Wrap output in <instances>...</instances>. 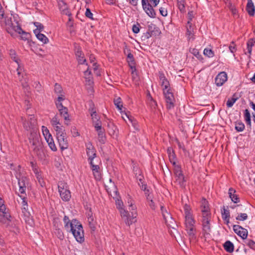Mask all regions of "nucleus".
<instances>
[{
    "label": "nucleus",
    "mask_w": 255,
    "mask_h": 255,
    "mask_svg": "<svg viewBox=\"0 0 255 255\" xmlns=\"http://www.w3.org/2000/svg\"><path fill=\"white\" fill-rule=\"evenodd\" d=\"M28 139L29 143L31 144V149L34 154L39 158H42L44 154L43 151V145L40 135L33 129L30 132Z\"/></svg>",
    "instance_id": "f257e3e1"
},
{
    "label": "nucleus",
    "mask_w": 255,
    "mask_h": 255,
    "mask_svg": "<svg viewBox=\"0 0 255 255\" xmlns=\"http://www.w3.org/2000/svg\"><path fill=\"white\" fill-rule=\"evenodd\" d=\"M70 232H71L76 241L82 243L84 241V233L81 224L76 219H73L70 223Z\"/></svg>",
    "instance_id": "f03ea898"
},
{
    "label": "nucleus",
    "mask_w": 255,
    "mask_h": 255,
    "mask_svg": "<svg viewBox=\"0 0 255 255\" xmlns=\"http://www.w3.org/2000/svg\"><path fill=\"white\" fill-rule=\"evenodd\" d=\"M0 23L1 26L3 27L11 36L14 35V32L20 33V30H22L20 25H17L15 23H13L11 17L9 18L7 16H5L3 21L0 22Z\"/></svg>",
    "instance_id": "7ed1b4c3"
},
{
    "label": "nucleus",
    "mask_w": 255,
    "mask_h": 255,
    "mask_svg": "<svg viewBox=\"0 0 255 255\" xmlns=\"http://www.w3.org/2000/svg\"><path fill=\"white\" fill-rule=\"evenodd\" d=\"M211 214L204 213L202 216V226L204 235H210L211 232V226L210 224Z\"/></svg>",
    "instance_id": "20e7f679"
},
{
    "label": "nucleus",
    "mask_w": 255,
    "mask_h": 255,
    "mask_svg": "<svg viewBox=\"0 0 255 255\" xmlns=\"http://www.w3.org/2000/svg\"><path fill=\"white\" fill-rule=\"evenodd\" d=\"M141 4L143 9L148 16L151 18L156 17V13L153 8L154 6L149 2L148 0H141Z\"/></svg>",
    "instance_id": "39448f33"
},
{
    "label": "nucleus",
    "mask_w": 255,
    "mask_h": 255,
    "mask_svg": "<svg viewBox=\"0 0 255 255\" xmlns=\"http://www.w3.org/2000/svg\"><path fill=\"white\" fill-rule=\"evenodd\" d=\"M59 8L63 14H65L68 16H72L67 4L64 1V0H57Z\"/></svg>",
    "instance_id": "423d86ee"
},
{
    "label": "nucleus",
    "mask_w": 255,
    "mask_h": 255,
    "mask_svg": "<svg viewBox=\"0 0 255 255\" xmlns=\"http://www.w3.org/2000/svg\"><path fill=\"white\" fill-rule=\"evenodd\" d=\"M233 230L238 236L243 239H246L248 236V231L240 225H234Z\"/></svg>",
    "instance_id": "0eeeda50"
},
{
    "label": "nucleus",
    "mask_w": 255,
    "mask_h": 255,
    "mask_svg": "<svg viewBox=\"0 0 255 255\" xmlns=\"http://www.w3.org/2000/svg\"><path fill=\"white\" fill-rule=\"evenodd\" d=\"M227 80V75L225 72H221L219 73L215 78V84L217 86L223 85Z\"/></svg>",
    "instance_id": "6e6552de"
},
{
    "label": "nucleus",
    "mask_w": 255,
    "mask_h": 255,
    "mask_svg": "<svg viewBox=\"0 0 255 255\" xmlns=\"http://www.w3.org/2000/svg\"><path fill=\"white\" fill-rule=\"evenodd\" d=\"M87 154L88 156V159L91 161L96 156V150L91 143H89L86 145Z\"/></svg>",
    "instance_id": "1a4fd4ad"
},
{
    "label": "nucleus",
    "mask_w": 255,
    "mask_h": 255,
    "mask_svg": "<svg viewBox=\"0 0 255 255\" xmlns=\"http://www.w3.org/2000/svg\"><path fill=\"white\" fill-rule=\"evenodd\" d=\"M66 134L61 135L57 137V139L59 143V146L61 150H63L68 148V142L66 137Z\"/></svg>",
    "instance_id": "9d476101"
},
{
    "label": "nucleus",
    "mask_w": 255,
    "mask_h": 255,
    "mask_svg": "<svg viewBox=\"0 0 255 255\" xmlns=\"http://www.w3.org/2000/svg\"><path fill=\"white\" fill-rule=\"evenodd\" d=\"M163 218L168 227L175 229V227L176 226L175 221L169 213H167V216L163 213Z\"/></svg>",
    "instance_id": "9b49d317"
},
{
    "label": "nucleus",
    "mask_w": 255,
    "mask_h": 255,
    "mask_svg": "<svg viewBox=\"0 0 255 255\" xmlns=\"http://www.w3.org/2000/svg\"><path fill=\"white\" fill-rule=\"evenodd\" d=\"M16 178L18 180V185L19 187V191L21 194H25V190L26 188L25 182L27 180V178L25 176H22L21 177H18L16 176Z\"/></svg>",
    "instance_id": "f8f14e48"
},
{
    "label": "nucleus",
    "mask_w": 255,
    "mask_h": 255,
    "mask_svg": "<svg viewBox=\"0 0 255 255\" xmlns=\"http://www.w3.org/2000/svg\"><path fill=\"white\" fill-rule=\"evenodd\" d=\"M166 102L167 103V108L170 109L174 107L175 99L173 93H168L167 95H165Z\"/></svg>",
    "instance_id": "ddd939ff"
},
{
    "label": "nucleus",
    "mask_w": 255,
    "mask_h": 255,
    "mask_svg": "<svg viewBox=\"0 0 255 255\" xmlns=\"http://www.w3.org/2000/svg\"><path fill=\"white\" fill-rule=\"evenodd\" d=\"M90 164L91 166V168L95 179L97 180H100L101 178V173L99 171L100 167L98 165H94L92 161H90Z\"/></svg>",
    "instance_id": "4468645a"
},
{
    "label": "nucleus",
    "mask_w": 255,
    "mask_h": 255,
    "mask_svg": "<svg viewBox=\"0 0 255 255\" xmlns=\"http://www.w3.org/2000/svg\"><path fill=\"white\" fill-rule=\"evenodd\" d=\"M127 60L130 68L132 69V73H133L134 71H136L135 62L133 54L130 52L128 54Z\"/></svg>",
    "instance_id": "2eb2a0df"
},
{
    "label": "nucleus",
    "mask_w": 255,
    "mask_h": 255,
    "mask_svg": "<svg viewBox=\"0 0 255 255\" xmlns=\"http://www.w3.org/2000/svg\"><path fill=\"white\" fill-rule=\"evenodd\" d=\"M246 10L248 14L250 16H254L255 12V8L254 3L252 1V0H248V3L246 6Z\"/></svg>",
    "instance_id": "dca6fc26"
},
{
    "label": "nucleus",
    "mask_w": 255,
    "mask_h": 255,
    "mask_svg": "<svg viewBox=\"0 0 255 255\" xmlns=\"http://www.w3.org/2000/svg\"><path fill=\"white\" fill-rule=\"evenodd\" d=\"M60 195L61 198L64 201H68L70 200L71 195L70 190L67 189L64 191H59Z\"/></svg>",
    "instance_id": "f3484780"
},
{
    "label": "nucleus",
    "mask_w": 255,
    "mask_h": 255,
    "mask_svg": "<svg viewBox=\"0 0 255 255\" xmlns=\"http://www.w3.org/2000/svg\"><path fill=\"white\" fill-rule=\"evenodd\" d=\"M159 77L160 80L161 81L162 87L167 89L170 86L169 82L162 72H159Z\"/></svg>",
    "instance_id": "a211bd4d"
},
{
    "label": "nucleus",
    "mask_w": 255,
    "mask_h": 255,
    "mask_svg": "<svg viewBox=\"0 0 255 255\" xmlns=\"http://www.w3.org/2000/svg\"><path fill=\"white\" fill-rule=\"evenodd\" d=\"M136 215L137 214L136 211H134V212H131V216L129 214L128 216L125 218V222L126 224L128 226H130L133 223H134L136 221L135 219L136 217Z\"/></svg>",
    "instance_id": "6ab92c4d"
},
{
    "label": "nucleus",
    "mask_w": 255,
    "mask_h": 255,
    "mask_svg": "<svg viewBox=\"0 0 255 255\" xmlns=\"http://www.w3.org/2000/svg\"><path fill=\"white\" fill-rule=\"evenodd\" d=\"M45 139L50 149L52 151H56L57 150V147L54 143V140L51 134H49L48 136H46Z\"/></svg>",
    "instance_id": "aec40b11"
},
{
    "label": "nucleus",
    "mask_w": 255,
    "mask_h": 255,
    "mask_svg": "<svg viewBox=\"0 0 255 255\" xmlns=\"http://www.w3.org/2000/svg\"><path fill=\"white\" fill-rule=\"evenodd\" d=\"M236 191L233 189L232 188H230L229 190V194L230 198L231 200L234 202L235 203H237L240 202L239 198L238 196L235 194Z\"/></svg>",
    "instance_id": "412c9836"
},
{
    "label": "nucleus",
    "mask_w": 255,
    "mask_h": 255,
    "mask_svg": "<svg viewBox=\"0 0 255 255\" xmlns=\"http://www.w3.org/2000/svg\"><path fill=\"white\" fill-rule=\"evenodd\" d=\"M185 224L186 228H190L194 227L195 221L192 217V215L189 216H185Z\"/></svg>",
    "instance_id": "4be33fe9"
},
{
    "label": "nucleus",
    "mask_w": 255,
    "mask_h": 255,
    "mask_svg": "<svg viewBox=\"0 0 255 255\" xmlns=\"http://www.w3.org/2000/svg\"><path fill=\"white\" fill-rule=\"evenodd\" d=\"M98 132V139L100 143L102 144H104L106 141V136L105 133V129H102V130H99V131H97Z\"/></svg>",
    "instance_id": "5701e85b"
},
{
    "label": "nucleus",
    "mask_w": 255,
    "mask_h": 255,
    "mask_svg": "<svg viewBox=\"0 0 255 255\" xmlns=\"http://www.w3.org/2000/svg\"><path fill=\"white\" fill-rule=\"evenodd\" d=\"M224 249L228 253H231L234 252V244L230 241H226L224 245Z\"/></svg>",
    "instance_id": "b1692460"
},
{
    "label": "nucleus",
    "mask_w": 255,
    "mask_h": 255,
    "mask_svg": "<svg viewBox=\"0 0 255 255\" xmlns=\"http://www.w3.org/2000/svg\"><path fill=\"white\" fill-rule=\"evenodd\" d=\"M186 231L190 240L196 239V230L195 227L190 228H186Z\"/></svg>",
    "instance_id": "393cba45"
},
{
    "label": "nucleus",
    "mask_w": 255,
    "mask_h": 255,
    "mask_svg": "<svg viewBox=\"0 0 255 255\" xmlns=\"http://www.w3.org/2000/svg\"><path fill=\"white\" fill-rule=\"evenodd\" d=\"M201 207V211L202 212V216H203V213H207V214H211L209 211L208 201L206 199L203 200Z\"/></svg>",
    "instance_id": "a878e982"
},
{
    "label": "nucleus",
    "mask_w": 255,
    "mask_h": 255,
    "mask_svg": "<svg viewBox=\"0 0 255 255\" xmlns=\"http://www.w3.org/2000/svg\"><path fill=\"white\" fill-rule=\"evenodd\" d=\"M75 54L78 61L79 64H83L86 62V59H84V57L82 56V52L81 50H78L76 52Z\"/></svg>",
    "instance_id": "bb28decb"
},
{
    "label": "nucleus",
    "mask_w": 255,
    "mask_h": 255,
    "mask_svg": "<svg viewBox=\"0 0 255 255\" xmlns=\"http://www.w3.org/2000/svg\"><path fill=\"white\" fill-rule=\"evenodd\" d=\"M11 216L9 213L0 214V223L5 224L6 221H11Z\"/></svg>",
    "instance_id": "cd10ccee"
},
{
    "label": "nucleus",
    "mask_w": 255,
    "mask_h": 255,
    "mask_svg": "<svg viewBox=\"0 0 255 255\" xmlns=\"http://www.w3.org/2000/svg\"><path fill=\"white\" fill-rule=\"evenodd\" d=\"M59 111L61 116L64 117L65 121H70L68 109L66 107H65L62 109H60Z\"/></svg>",
    "instance_id": "c85d7f7f"
},
{
    "label": "nucleus",
    "mask_w": 255,
    "mask_h": 255,
    "mask_svg": "<svg viewBox=\"0 0 255 255\" xmlns=\"http://www.w3.org/2000/svg\"><path fill=\"white\" fill-rule=\"evenodd\" d=\"M148 31H150V34L156 35L159 33L158 28L155 26V25L151 24L148 26Z\"/></svg>",
    "instance_id": "c756f323"
},
{
    "label": "nucleus",
    "mask_w": 255,
    "mask_h": 255,
    "mask_svg": "<svg viewBox=\"0 0 255 255\" xmlns=\"http://www.w3.org/2000/svg\"><path fill=\"white\" fill-rule=\"evenodd\" d=\"M174 173L176 177H178V179H180V177L184 176L180 166H176L174 168Z\"/></svg>",
    "instance_id": "7c9ffc66"
},
{
    "label": "nucleus",
    "mask_w": 255,
    "mask_h": 255,
    "mask_svg": "<svg viewBox=\"0 0 255 255\" xmlns=\"http://www.w3.org/2000/svg\"><path fill=\"white\" fill-rule=\"evenodd\" d=\"M54 129L56 132V137L63 134H66L65 130L63 128L62 126H55Z\"/></svg>",
    "instance_id": "2f4dec72"
},
{
    "label": "nucleus",
    "mask_w": 255,
    "mask_h": 255,
    "mask_svg": "<svg viewBox=\"0 0 255 255\" xmlns=\"http://www.w3.org/2000/svg\"><path fill=\"white\" fill-rule=\"evenodd\" d=\"M9 55L11 59H12L15 62L18 64L19 62V59L17 57L15 50L13 49H10L9 52Z\"/></svg>",
    "instance_id": "473e14b6"
},
{
    "label": "nucleus",
    "mask_w": 255,
    "mask_h": 255,
    "mask_svg": "<svg viewBox=\"0 0 255 255\" xmlns=\"http://www.w3.org/2000/svg\"><path fill=\"white\" fill-rule=\"evenodd\" d=\"M255 40L253 38L250 39L247 42V49L248 53L250 55L252 53V47L255 45Z\"/></svg>",
    "instance_id": "72a5a7b5"
},
{
    "label": "nucleus",
    "mask_w": 255,
    "mask_h": 255,
    "mask_svg": "<svg viewBox=\"0 0 255 255\" xmlns=\"http://www.w3.org/2000/svg\"><path fill=\"white\" fill-rule=\"evenodd\" d=\"M235 129L238 131H242L245 129V125L242 122H236L235 123Z\"/></svg>",
    "instance_id": "f704fd0d"
},
{
    "label": "nucleus",
    "mask_w": 255,
    "mask_h": 255,
    "mask_svg": "<svg viewBox=\"0 0 255 255\" xmlns=\"http://www.w3.org/2000/svg\"><path fill=\"white\" fill-rule=\"evenodd\" d=\"M54 226L56 227L55 234L60 240H62L64 238V235L63 232L60 229L57 228V227L56 226V223L54 224Z\"/></svg>",
    "instance_id": "c9c22d12"
},
{
    "label": "nucleus",
    "mask_w": 255,
    "mask_h": 255,
    "mask_svg": "<svg viewBox=\"0 0 255 255\" xmlns=\"http://www.w3.org/2000/svg\"><path fill=\"white\" fill-rule=\"evenodd\" d=\"M38 40L41 41L43 44L47 43L49 41L48 38L43 34H37L36 37Z\"/></svg>",
    "instance_id": "e433bc0d"
},
{
    "label": "nucleus",
    "mask_w": 255,
    "mask_h": 255,
    "mask_svg": "<svg viewBox=\"0 0 255 255\" xmlns=\"http://www.w3.org/2000/svg\"><path fill=\"white\" fill-rule=\"evenodd\" d=\"M167 152L168 154L169 161L173 160L174 159L176 158L174 151L171 147H168L167 148Z\"/></svg>",
    "instance_id": "4c0bfd02"
},
{
    "label": "nucleus",
    "mask_w": 255,
    "mask_h": 255,
    "mask_svg": "<svg viewBox=\"0 0 255 255\" xmlns=\"http://www.w3.org/2000/svg\"><path fill=\"white\" fill-rule=\"evenodd\" d=\"M88 221L89 222V225L90 229L93 231H95L96 230L95 223L94 222V218L92 216L88 218Z\"/></svg>",
    "instance_id": "58836bf2"
},
{
    "label": "nucleus",
    "mask_w": 255,
    "mask_h": 255,
    "mask_svg": "<svg viewBox=\"0 0 255 255\" xmlns=\"http://www.w3.org/2000/svg\"><path fill=\"white\" fill-rule=\"evenodd\" d=\"M114 102L116 107L119 110L122 111V109L123 108V104L121 98L120 97H118L116 99H115Z\"/></svg>",
    "instance_id": "ea45409f"
},
{
    "label": "nucleus",
    "mask_w": 255,
    "mask_h": 255,
    "mask_svg": "<svg viewBox=\"0 0 255 255\" xmlns=\"http://www.w3.org/2000/svg\"><path fill=\"white\" fill-rule=\"evenodd\" d=\"M18 195L22 200V207H23L22 210L26 211L27 210V207H28L27 202L26 200V198L25 196H23L22 195H19L18 194Z\"/></svg>",
    "instance_id": "a19ab883"
},
{
    "label": "nucleus",
    "mask_w": 255,
    "mask_h": 255,
    "mask_svg": "<svg viewBox=\"0 0 255 255\" xmlns=\"http://www.w3.org/2000/svg\"><path fill=\"white\" fill-rule=\"evenodd\" d=\"M125 116H126L127 118H128L130 122V123L131 124L132 126L134 128H136V126L137 125V122L136 120L134 119V118L130 116L127 113H125Z\"/></svg>",
    "instance_id": "79ce46f5"
},
{
    "label": "nucleus",
    "mask_w": 255,
    "mask_h": 255,
    "mask_svg": "<svg viewBox=\"0 0 255 255\" xmlns=\"http://www.w3.org/2000/svg\"><path fill=\"white\" fill-rule=\"evenodd\" d=\"M93 126L96 131H99L104 128L102 127V122L99 120H97V121H95V123H93Z\"/></svg>",
    "instance_id": "37998d69"
},
{
    "label": "nucleus",
    "mask_w": 255,
    "mask_h": 255,
    "mask_svg": "<svg viewBox=\"0 0 255 255\" xmlns=\"http://www.w3.org/2000/svg\"><path fill=\"white\" fill-rule=\"evenodd\" d=\"M58 188V191H64L65 189H68L67 183L62 181L59 183Z\"/></svg>",
    "instance_id": "c03bdc74"
},
{
    "label": "nucleus",
    "mask_w": 255,
    "mask_h": 255,
    "mask_svg": "<svg viewBox=\"0 0 255 255\" xmlns=\"http://www.w3.org/2000/svg\"><path fill=\"white\" fill-rule=\"evenodd\" d=\"M91 104H92V107H90V108L89 109V111L91 112V116L92 117V119L93 120V121L94 122V115H95V116H97V114H96V111L94 108V105L93 103V102L91 101Z\"/></svg>",
    "instance_id": "a18cd8bd"
},
{
    "label": "nucleus",
    "mask_w": 255,
    "mask_h": 255,
    "mask_svg": "<svg viewBox=\"0 0 255 255\" xmlns=\"http://www.w3.org/2000/svg\"><path fill=\"white\" fill-rule=\"evenodd\" d=\"M19 34H21V38L22 40H28L30 35V33L25 32L22 29V30H20Z\"/></svg>",
    "instance_id": "49530a36"
},
{
    "label": "nucleus",
    "mask_w": 255,
    "mask_h": 255,
    "mask_svg": "<svg viewBox=\"0 0 255 255\" xmlns=\"http://www.w3.org/2000/svg\"><path fill=\"white\" fill-rule=\"evenodd\" d=\"M63 91L61 86L58 84L55 83L54 85V92L56 94H61Z\"/></svg>",
    "instance_id": "de8ad7c7"
},
{
    "label": "nucleus",
    "mask_w": 255,
    "mask_h": 255,
    "mask_svg": "<svg viewBox=\"0 0 255 255\" xmlns=\"http://www.w3.org/2000/svg\"><path fill=\"white\" fill-rule=\"evenodd\" d=\"M204 54L208 57H212L214 55V52L211 49L205 48L204 50Z\"/></svg>",
    "instance_id": "09e8293b"
},
{
    "label": "nucleus",
    "mask_w": 255,
    "mask_h": 255,
    "mask_svg": "<svg viewBox=\"0 0 255 255\" xmlns=\"http://www.w3.org/2000/svg\"><path fill=\"white\" fill-rule=\"evenodd\" d=\"M245 243L251 249L255 250V242L252 240H247Z\"/></svg>",
    "instance_id": "8fccbe9b"
},
{
    "label": "nucleus",
    "mask_w": 255,
    "mask_h": 255,
    "mask_svg": "<svg viewBox=\"0 0 255 255\" xmlns=\"http://www.w3.org/2000/svg\"><path fill=\"white\" fill-rule=\"evenodd\" d=\"M236 219L239 221H245L248 219V215L246 213H240Z\"/></svg>",
    "instance_id": "3c124183"
},
{
    "label": "nucleus",
    "mask_w": 255,
    "mask_h": 255,
    "mask_svg": "<svg viewBox=\"0 0 255 255\" xmlns=\"http://www.w3.org/2000/svg\"><path fill=\"white\" fill-rule=\"evenodd\" d=\"M184 210L185 216H189L192 215L190 212V210H191L190 207L188 205L185 204L184 205Z\"/></svg>",
    "instance_id": "603ef678"
},
{
    "label": "nucleus",
    "mask_w": 255,
    "mask_h": 255,
    "mask_svg": "<svg viewBox=\"0 0 255 255\" xmlns=\"http://www.w3.org/2000/svg\"><path fill=\"white\" fill-rule=\"evenodd\" d=\"M228 6L234 15H235L237 14V10L236 8L235 5H233L231 2H229Z\"/></svg>",
    "instance_id": "864d4df0"
},
{
    "label": "nucleus",
    "mask_w": 255,
    "mask_h": 255,
    "mask_svg": "<svg viewBox=\"0 0 255 255\" xmlns=\"http://www.w3.org/2000/svg\"><path fill=\"white\" fill-rule=\"evenodd\" d=\"M190 52L198 59H200L202 58V55L199 53L197 49L193 48L191 50H190Z\"/></svg>",
    "instance_id": "5fc2aeb1"
},
{
    "label": "nucleus",
    "mask_w": 255,
    "mask_h": 255,
    "mask_svg": "<svg viewBox=\"0 0 255 255\" xmlns=\"http://www.w3.org/2000/svg\"><path fill=\"white\" fill-rule=\"evenodd\" d=\"M29 124L31 127L33 129L34 127L36 124V120L35 119L33 115H30V118L29 120Z\"/></svg>",
    "instance_id": "6e6d98bb"
},
{
    "label": "nucleus",
    "mask_w": 255,
    "mask_h": 255,
    "mask_svg": "<svg viewBox=\"0 0 255 255\" xmlns=\"http://www.w3.org/2000/svg\"><path fill=\"white\" fill-rule=\"evenodd\" d=\"M140 25L138 23L136 24H134L132 26V30L133 33H137L139 32Z\"/></svg>",
    "instance_id": "4d7b16f0"
},
{
    "label": "nucleus",
    "mask_w": 255,
    "mask_h": 255,
    "mask_svg": "<svg viewBox=\"0 0 255 255\" xmlns=\"http://www.w3.org/2000/svg\"><path fill=\"white\" fill-rule=\"evenodd\" d=\"M93 13H92L90 9L89 8H86V12H85V16L92 19V20H94V18L93 17Z\"/></svg>",
    "instance_id": "13d9d810"
},
{
    "label": "nucleus",
    "mask_w": 255,
    "mask_h": 255,
    "mask_svg": "<svg viewBox=\"0 0 255 255\" xmlns=\"http://www.w3.org/2000/svg\"><path fill=\"white\" fill-rule=\"evenodd\" d=\"M122 217L126 218L129 215V213L126 210H125L124 208L119 210Z\"/></svg>",
    "instance_id": "bf43d9fd"
},
{
    "label": "nucleus",
    "mask_w": 255,
    "mask_h": 255,
    "mask_svg": "<svg viewBox=\"0 0 255 255\" xmlns=\"http://www.w3.org/2000/svg\"><path fill=\"white\" fill-rule=\"evenodd\" d=\"M237 101V98L229 99L227 102V106L228 108L232 107Z\"/></svg>",
    "instance_id": "052dcab7"
},
{
    "label": "nucleus",
    "mask_w": 255,
    "mask_h": 255,
    "mask_svg": "<svg viewBox=\"0 0 255 255\" xmlns=\"http://www.w3.org/2000/svg\"><path fill=\"white\" fill-rule=\"evenodd\" d=\"M71 131L73 134V136L74 137L79 136L80 135L76 128L75 126L71 127Z\"/></svg>",
    "instance_id": "680f3d73"
},
{
    "label": "nucleus",
    "mask_w": 255,
    "mask_h": 255,
    "mask_svg": "<svg viewBox=\"0 0 255 255\" xmlns=\"http://www.w3.org/2000/svg\"><path fill=\"white\" fill-rule=\"evenodd\" d=\"M151 35L150 34V32L149 31H147L146 32L144 33L143 35L141 36V39L142 40H146L148 38H149L150 37H151Z\"/></svg>",
    "instance_id": "e2e57ef3"
},
{
    "label": "nucleus",
    "mask_w": 255,
    "mask_h": 255,
    "mask_svg": "<svg viewBox=\"0 0 255 255\" xmlns=\"http://www.w3.org/2000/svg\"><path fill=\"white\" fill-rule=\"evenodd\" d=\"M34 24L40 32L43 30L44 26L41 23L35 22H34Z\"/></svg>",
    "instance_id": "0e129e2a"
},
{
    "label": "nucleus",
    "mask_w": 255,
    "mask_h": 255,
    "mask_svg": "<svg viewBox=\"0 0 255 255\" xmlns=\"http://www.w3.org/2000/svg\"><path fill=\"white\" fill-rule=\"evenodd\" d=\"M42 130L43 132V134L45 137V138L46 139V136H48L49 134H51L49 132V130L47 129V128L44 126L42 127Z\"/></svg>",
    "instance_id": "69168bd1"
},
{
    "label": "nucleus",
    "mask_w": 255,
    "mask_h": 255,
    "mask_svg": "<svg viewBox=\"0 0 255 255\" xmlns=\"http://www.w3.org/2000/svg\"><path fill=\"white\" fill-rule=\"evenodd\" d=\"M116 205L117 206V208L120 210L121 209L123 208V202L121 200L118 199L116 201Z\"/></svg>",
    "instance_id": "338daca9"
},
{
    "label": "nucleus",
    "mask_w": 255,
    "mask_h": 255,
    "mask_svg": "<svg viewBox=\"0 0 255 255\" xmlns=\"http://www.w3.org/2000/svg\"><path fill=\"white\" fill-rule=\"evenodd\" d=\"M51 123H52V126H57V125L60 124L59 122L58 121V118H57V116H55L53 118V119L51 121Z\"/></svg>",
    "instance_id": "774afa93"
}]
</instances>
